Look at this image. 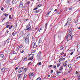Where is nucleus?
<instances>
[{
	"label": "nucleus",
	"mask_w": 80,
	"mask_h": 80,
	"mask_svg": "<svg viewBox=\"0 0 80 80\" xmlns=\"http://www.w3.org/2000/svg\"><path fill=\"white\" fill-rule=\"evenodd\" d=\"M73 33H68V35H69V38H71L70 39L68 40H72V38H73Z\"/></svg>",
	"instance_id": "f257e3e1"
},
{
	"label": "nucleus",
	"mask_w": 80,
	"mask_h": 80,
	"mask_svg": "<svg viewBox=\"0 0 80 80\" xmlns=\"http://www.w3.org/2000/svg\"><path fill=\"white\" fill-rule=\"evenodd\" d=\"M23 68H24V67H22L21 68H20L18 70V72L19 73H22V72H23Z\"/></svg>",
	"instance_id": "f03ea898"
},
{
	"label": "nucleus",
	"mask_w": 80,
	"mask_h": 80,
	"mask_svg": "<svg viewBox=\"0 0 80 80\" xmlns=\"http://www.w3.org/2000/svg\"><path fill=\"white\" fill-rule=\"evenodd\" d=\"M23 47V46L22 45H21L17 47L16 48V50H20L21 49H22V48Z\"/></svg>",
	"instance_id": "7ed1b4c3"
},
{
	"label": "nucleus",
	"mask_w": 80,
	"mask_h": 80,
	"mask_svg": "<svg viewBox=\"0 0 80 80\" xmlns=\"http://www.w3.org/2000/svg\"><path fill=\"white\" fill-rule=\"evenodd\" d=\"M27 71H28V68H24L23 70L22 73L23 74H25L26 72H27Z\"/></svg>",
	"instance_id": "20e7f679"
},
{
	"label": "nucleus",
	"mask_w": 80,
	"mask_h": 80,
	"mask_svg": "<svg viewBox=\"0 0 80 80\" xmlns=\"http://www.w3.org/2000/svg\"><path fill=\"white\" fill-rule=\"evenodd\" d=\"M31 30V26H28L26 27V30L28 31H30Z\"/></svg>",
	"instance_id": "39448f33"
},
{
	"label": "nucleus",
	"mask_w": 80,
	"mask_h": 80,
	"mask_svg": "<svg viewBox=\"0 0 80 80\" xmlns=\"http://www.w3.org/2000/svg\"><path fill=\"white\" fill-rule=\"evenodd\" d=\"M33 76H34V72H32H32H30L29 75V78H32V77Z\"/></svg>",
	"instance_id": "423d86ee"
},
{
	"label": "nucleus",
	"mask_w": 80,
	"mask_h": 80,
	"mask_svg": "<svg viewBox=\"0 0 80 80\" xmlns=\"http://www.w3.org/2000/svg\"><path fill=\"white\" fill-rule=\"evenodd\" d=\"M23 8V3H22V2L20 3L19 5V8Z\"/></svg>",
	"instance_id": "0eeeda50"
},
{
	"label": "nucleus",
	"mask_w": 80,
	"mask_h": 80,
	"mask_svg": "<svg viewBox=\"0 0 80 80\" xmlns=\"http://www.w3.org/2000/svg\"><path fill=\"white\" fill-rule=\"evenodd\" d=\"M24 35H25V34H24L23 31H21L20 33V36L21 37H23Z\"/></svg>",
	"instance_id": "6e6552de"
},
{
	"label": "nucleus",
	"mask_w": 80,
	"mask_h": 80,
	"mask_svg": "<svg viewBox=\"0 0 80 80\" xmlns=\"http://www.w3.org/2000/svg\"><path fill=\"white\" fill-rule=\"evenodd\" d=\"M0 57L2 58V59H4L5 58V56L3 54H1L0 55Z\"/></svg>",
	"instance_id": "1a4fd4ad"
},
{
	"label": "nucleus",
	"mask_w": 80,
	"mask_h": 80,
	"mask_svg": "<svg viewBox=\"0 0 80 80\" xmlns=\"http://www.w3.org/2000/svg\"><path fill=\"white\" fill-rule=\"evenodd\" d=\"M16 3H17V1H16V0H13L12 2V5L16 4Z\"/></svg>",
	"instance_id": "9d476101"
},
{
	"label": "nucleus",
	"mask_w": 80,
	"mask_h": 80,
	"mask_svg": "<svg viewBox=\"0 0 80 80\" xmlns=\"http://www.w3.org/2000/svg\"><path fill=\"white\" fill-rule=\"evenodd\" d=\"M78 55H79V53H80V47H78Z\"/></svg>",
	"instance_id": "9b49d317"
},
{
	"label": "nucleus",
	"mask_w": 80,
	"mask_h": 80,
	"mask_svg": "<svg viewBox=\"0 0 80 80\" xmlns=\"http://www.w3.org/2000/svg\"><path fill=\"white\" fill-rule=\"evenodd\" d=\"M17 32H13L12 33V35L13 36V37H15V36L17 35Z\"/></svg>",
	"instance_id": "f8f14e48"
},
{
	"label": "nucleus",
	"mask_w": 80,
	"mask_h": 80,
	"mask_svg": "<svg viewBox=\"0 0 80 80\" xmlns=\"http://www.w3.org/2000/svg\"><path fill=\"white\" fill-rule=\"evenodd\" d=\"M28 40L29 39L28 38H26L25 39V41L27 43H29Z\"/></svg>",
	"instance_id": "ddd939ff"
},
{
	"label": "nucleus",
	"mask_w": 80,
	"mask_h": 80,
	"mask_svg": "<svg viewBox=\"0 0 80 80\" xmlns=\"http://www.w3.org/2000/svg\"><path fill=\"white\" fill-rule=\"evenodd\" d=\"M17 54V53L15 51H13L11 53V55L13 56V55H15Z\"/></svg>",
	"instance_id": "4468645a"
},
{
	"label": "nucleus",
	"mask_w": 80,
	"mask_h": 80,
	"mask_svg": "<svg viewBox=\"0 0 80 80\" xmlns=\"http://www.w3.org/2000/svg\"><path fill=\"white\" fill-rule=\"evenodd\" d=\"M38 31L39 32H41V33H42V32H43V29L42 28H39Z\"/></svg>",
	"instance_id": "2eb2a0df"
},
{
	"label": "nucleus",
	"mask_w": 80,
	"mask_h": 80,
	"mask_svg": "<svg viewBox=\"0 0 80 80\" xmlns=\"http://www.w3.org/2000/svg\"><path fill=\"white\" fill-rule=\"evenodd\" d=\"M72 19V18H68L67 19V22H68L70 23V22H71V19Z\"/></svg>",
	"instance_id": "dca6fc26"
},
{
	"label": "nucleus",
	"mask_w": 80,
	"mask_h": 80,
	"mask_svg": "<svg viewBox=\"0 0 80 80\" xmlns=\"http://www.w3.org/2000/svg\"><path fill=\"white\" fill-rule=\"evenodd\" d=\"M32 47L33 48H35L37 47V45L36 44H32Z\"/></svg>",
	"instance_id": "f3484780"
},
{
	"label": "nucleus",
	"mask_w": 80,
	"mask_h": 80,
	"mask_svg": "<svg viewBox=\"0 0 80 80\" xmlns=\"http://www.w3.org/2000/svg\"><path fill=\"white\" fill-rule=\"evenodd\" d=\"M3 15H2L1 17V18H2V21H4V20H5V18H4V17H3Z\"/></svg>",
	"instance_id": "a211bd4d"
},
{
	"label": "nucleus",
	"mask_w": 80,
	"mask_h": 80,
	"mask_svg": "<svg viewBox=\"0 0 80 80\" xmlns=\"http://www.w3.org/2000/svg\"><path fill=\"white\" fill-rule=\"evenodd\" d=\"M30 38V33H28V35L26 37V38H28V39H29V38Z\"/></svg>",
	"instance_id": "6ab92c4d"
},
{
	"label": "nucleus",
	"mask_w": 80,
	"mask_h": 80,
	"mask_svg": "<svg viewBox=\"0 0 80 80\" xmlns=\"http://www.w3.org/2000/svg\"><path fill=\"white\" fill-rule=\"evenodd\" d=\"M65 60V58H62L59 59V60L60 61H63V60Z\"/></svg>",
	"instance_id": "aec40b11"
},
{
	"label": "nucleus",
	"mask_w": 80,
	"mask_h": 80,
	"mask_svg": "<svg viewBox=\"0 0 80 80\" xmlns=\"http://www.w3.org/2000/svg\"><path fill=\"white\" fill-rule=\"evenodd\" d=\"M36 42H35V41L34 40H33L32 42V45H33L34 44H36Z\"/></svg>",
	"instance_id": "412c9836"
},
{
	"label": "nucleus",
	"mask_w": 80,
	"mask_h": 80,
	"mask_svg": "<svg viewBox=\"0 0 80 80\" xmlns=\"http://www.w3.org/2000/svg\"><path fill=\"white\" fill-rule=\"evenodd\" d=\"M63 65L65 67H67V62H64L63 63Z\"/></svg>",
	"instance_id": "4be33fe9"
},
{
	"label": "nucleus",
	"mask_w": 80,
	"mask_h": 80,
	"mask_svg": "<svg viewBox=\"0 0 80 80\" xmlns=\"http://www.w3.org/2000/svg\"><path fill=\"white\" fill-rule=\"evenodd\" d=\"M62 13V11H60V10H58V12H57V15H59V14H60V13Z\"/></svg>",
	"instance_id": "5701e85b"
},
{
	"label": "nucleus",
	"mask_w": 80,
	"mask_h": 80,
	"mask_svg": "<svg viewBox=\"0 0 80 80\" xmlns=\"http://www.w3.org/2000/svg\"><path fill=\"white\" fill-rule=\"evenodd\" d=\"M69 24H70V23L69 22H68V21H67L66 24H65L64 26H67V25H69Z\"/></svg>",
	"instance_id": "b1692460"
},
{
	"label": "nucleus",
	"mask_w": 80,
	"mask_h": 80,
	"mask_svg": "<svg viewBox=\"0 0 80 80\" xmlns=\"http://www.w3.org/2000/svg\"><path fill=\"white\" fill-rule=\"evenodd\" d=\"M42 39H40L38 42V43H39V44H40V43H42Z\"/></svg>",
	"instance_id": "393cba45"
},
{
	"label": "nucleus",
	"mask_w": 80,
	"mask_h": 80,
	"mask_svg": "<svg viewBox=\"0 0 80 80\" xmlns=\"http://www.w3.org/2000/svg\"><path fill=\"white\" fill-rule=\"evenodd\" d=\"M27 75L25 74L23 78V80H24V79H25V78H27Z\"/></svg>",
	"instance_id": "a878e982"
},
{
	"label": "nucleus",
	"mask_w": 80,
	"mask_h": 80,
	"mask_svg": "<svg viewBox=\"0 0 80 80\" xmlns=\"http://www.w3.org/2000/svg\"><path fill=\"white\" fill-rule=\"evenodd\" d=\"M69 32H68V33H72V28L69 29Z\"/></svg>",
	"instance_id": "bb28decb"
},
{
	"label": "nucleus",
	"mask_w": 80,
	"mask_h": 80,
	"mask_svg": "<svg viewBox=\"0 0 80 80\" xmlns=\"http://www.w3.org/2000/svg\"><path fill=\"white\" fill-rule=\"evenodd\" d=\"M3 15H4V16H5L6 17H7L8 16V14L6 13H5L4 14H3Z\"/></svg>",
	"instance_id": "cd10ccee"
},
{
	"label": "nucleus",
	"mask_w": 80,
	"mask_h": 80,
	"mask_svg": "<svg viewBox=\"0 0 80 80\" xmlns=\"http://www.w3.org/2000/svg\"><path fill=\"white\" fill-rule=\"evenodd\" d=\"M10 20L8 22H7L6 23V25H9V24H10Z\"/></svg>",
	"instance_id": "c85d7f7f"
},
{
	"label": "nucleus",
	"mask_w": 80,
	"mask_h": 80,
	"mask_svg": "<svg viewBox=\"0 0 80 80\" xmlns=\"http://www.w3.org/2000/svg\"><path fill=\"white\" fill-rule=\"evenodd\" d=\"M39 11L40 10H38V11L36 10L35 11H34V13H38V12H39Z\"/></svg>",
	"instance_id": "c756f323"
},
{
	"label": "nucleus",
	"mask_w": 80,
	"mask_h": 80,
	"mask_svg": "<svg viewBox=\"0 0 80 80\" xmlns=\"http://www.w3.org/2000/svg\"><path fill=\"white\" fill-rule=\"evenodd\" d=\"M33 58L32 57L30 58H28V60H33Z\"/></svg>",
	"instance_id": "7c9ffc66"
},
{
	"label": "nucleus",
	"mask_w": 80,
	"mask_h": 80,
	"mask_svg": "<svg viewBox=\"0 0 80 80\" xmlns=\"http://www.w3.org/2000/svg\"><path fill=\"white\" fill-rule=\"evenodd\" d=\"M22 74H18V79H19L20 78V77H21V75H22Z\"/></svg>",
	"instance_id": "2f4dec72"
},
{
	"label": "nucleus",
	"mask_w": 80,
	"mask_h": 80,
	"mask_svg": "<svg viewBox=\"0 0 80 80\" xmlns=\"http://www.w3.org/2000/svg\"><path fill=\"white\" fill-rule=\"evenodd\" d=\"M12 27H13V25L10 26L9 27V30H11V29H12Z\"/></svg>",
	"instance_id": "473e14b6"
},
{
	"label": "nucleus",
	"mask_w": 80,
	"mask_h": 80,
	"mask_svg": "<svg viewBox=\"0 0 80 80\" xmlns=\"http://www.w3.org/2000/svg\"><path fill=\"white\" fill-rule=\"evenodd\" d=\"M1 70L2 72H3L5 70V68H3Z\"/></svg>",
	"instance_id": "72a5a7b5"
},
{
	"label": "nucleus",
	"mask_w": 80,
	"mask_h": 80,
	"mask_svg": "<svg viewBox=\"0 0 80 80\" xmlns=\"http://www.w3.org/2000/svg\"><path fill=\"white\" fill-rule=\"evenodd\" d=\"M45 2V0H42L41 2H40V3H44V2Z\"/></svg>",
	"instance_id": "f704fd0d"
},
{
	"label": "nucleus",
	"mask_w": 80,
	"mask_h": 80,
	"mask_svg": "<svg viewBox=\"0 0 80 80\" xmlns=\"http://www.w3.org/2000/svg\"><path fill=\"white\" fill-rule=\"evenodd\" d=\"M42 65V62H38L37 64V65Z\"/></svg>",
	"instance_id": "c9c22d12"
},
{
	"label": "nucleus",
	"mask_w": 80,
	"mask_h": 80,
	"mask_svg": "<svg viewBox=\"0 0 80 80\" xmlns=\"http://www.w3.org/2000/svg\"><path fill=\"white\" fill-rule=\"evenodd\" d=\"M80 56L76 58V60H78V59H80Z\"/></svg>",
	"instance_id": "e433bc0d"
},
{
	"label": "nucleus",
	"mask_w": 80,
	"mask_h": 80,
	"mask_svg": "<svg viewBox=\"0 0 80 80\" xmlns=\"http://www.w3.org/2000/svg\"><path fill=\"white\" fill-rule=\"evenodd\" d=\"M36 80H41V78L40 77H38Z\"/></svg>",
	"instance_id": "4c0bfd02"
},
{
	"label": "nucleus",
	"mask_w": 80,
	"mask_h": 80,
	"mask_svg": "<svg viewBox=\"0 0 80 80\" xmlns=\"http://www.w3.org/2000/svg\"><path fill=\"white\" fill-rule=\"evenodd\" d=\"M78 47H80V42H78Z\"/></svg>",
	"instance_id": "58836bf2"
},
{
	"label": "nucleus",
	"mask_w": 80,
	"mask_h": 80,
	"mask_svg": "<svg viewBox=\"0 0 80 80\" xmlns=\"http://www.w3.org/2000/svg\"><path fill=\"white\" fill-rule=\"evenodd\" d=\"M68 37H69V35L68 34L67 36H66V40H68Z\"/></svg>",
	"instance_id": "ea45409f"
},
{
	"label": "nucleus",
	"mask_w": 80,
	"mask_h": 80,
	"mask_svg": "<svg viewBox=\"0 0 80 80\" xmlns=\"http://www.w3.org/2000/svg\"><path fill=\"white\" fill-rule=\"evenodd\" d=\"M63 46H62L61 47H60V48L61 49L60 50H63Z\"/></svg>",
	"instance_id": "a19ab883"
},
{
	"label": "nucleus",
	"mask_w": 80,
	"mask_h": 80,
	"mask_svg": "<svg viewBox=\"0 0 80 80\" xmlns=\"http://www.w3.org/2000/svg\"><path fill=\"white\" fill-rule=\"evenodd\" d=\"M37 9H38V8H35L33 9V10L35 11V10H37Z\"/></svg>",
	"instance_id": "79ce46f5"
},
{
	"label": "nucleus",
	"mask_w": 80,
	"mask_h": 80,
	"mask_svg": "<svg viewBox=\"0 0 80 80\" xmlns=\"http://www.w3.org/2000/svg\"><path fill=\"white\" fill-rule=\"evenodd\" d=\"M63 70V68L62 67H61L60 68H59V70L60 71H62Z\"/></svg>",
	"instance_id": "37998d69"
},
{
	"label": "nucleus",
	"mask_w": 80,
	"mask_h": 80,
	"mask_svg": "<svg viewBox=\"0 0 80 80\" xmlns=\"http://www.w3.org/2000/svg\"><path fill=\"white\" fill-rule=\"evenodd\" d=\"M50 12H51V11H49L48 12V13H47V15H48V14L50 13Z\"/></svg>",
	"instance_id": "c03bdc74"
},
{
	"label": "nucleus",
	"mask_w": 80,
	"mask_h": 80,
	"mask_svg": "<svg viewBox=\"0 0 80 80\" xmlns=\"http://www.w3.org/2000/svg\"><path fill=\"white\" fill-rule=\"evenodd\" d=\"M74 50V49H71V50H69V52H73Z\"/></svg>",
	"instance_id": "a18cd8bd"
},
{
	"label": "nucleus",
	"mask_w": 80,
	"mask_h": 80,
	"mask_svg": "<svg viewBox=\"0 0 80 80\" xmlns=\"http://www.w3.org/2000/svg\"><path fill=\"white\" fill-rule=\"evenodd\" d=\"M27 58H23V61H27Z\"/></svg>",
	"instance_id": "49530a36"
},
{
	"label": "nucleus",
	"mask_w": 80,
	"mask_h": 80,
	"mask_svg": "<svg viewBox=\"0 0 80 80\" xmlns=\"http://www.w3.org/2000/svg\"><path fill=\"white\" fill-rule=\"evenodd\" d=\"M1 10H2V11H3V10H4V8H3V7H2L1 8Z\"/></svg>",
	"instance_id": "de8ad7c7"
},
{
	"label": "nucleus",
	"mask_w": 80,
	"mask_h": 80,
	"mask_svg": "<svg viewBox=\"0 0 80 80\" xmlns=\"http://www.w3.org/2000/svg\"><path fill=\"white\" fill-rule=\"evenodd\" d=\"M11 1H12V0H7V3H8V2H10Z\"/></svg>",
	"instance_id": "09e8293b"
},
{
	"label": "nucleus",
	"mask_w": 80,
	"mask_h": 80,
	"mask_svg": "<svg viewBox=\"0 0 80 80\" xmlns=\"http://www.w3.org/2000/svg\"><path fill=\"white\" fill-rule=\"evenodd\" d=\"M41 6H42V5L39 4L37 6V7H41Z\"/></svg>",
	"instance_id": "8fccbe9b"
},
{
	"label": "nucleus",
	"mask_w": 80,
	"mask_h": 80,
	"mask_svg": "<svg viewBox=\"0 0 80 80\" xmlns=\"http://www.w3.org/2000/svg\"><path fill=\"white\" fill-rule=\"evenodd\" d=\"M0 52L1 53H4V51H0Z\"/></svg>",
	"instance_id": "3c124183"
},
{
	"label": "nucleus",
	"mask_w": 80,
	"mask_h": 80,
	"mask_svg": "<svg viewBox=\"0 0 80 80\" xmlns=\"http://www.w3.org/2000/svg\"><path fill=\"white\" fill-rule=\"evenodd\" d=\"M30 63H32V62H28V66H29V65H30Z\"/></svg>",
	"instance_id": "603ef678"
},
{
	"label": "nucleus",
	"mask_w": 80,
	"mask_h": 80,
	"mask_svg": "<svg viewBox=\"0 0 80 80\" xmlns=\"http://www.w3.org/2000/svg\"><path fill=\"white\" fill-rule=\"evenodd\" d=\"M52 68H57V67H56V66H54L52 67Z\"/></svg>",
	"instance_id": "864d4df0"
},
{
	"label": "nucleus",
	"mask_w": 80,
	"mask_h": 80,
	"mask_svg": "<svg viewBox=\"0 0 80 80\" xmlns=\"http://www.w3.org/2000/svg\"><path fill=\"white\" fill-rule=\"evenodd\" d=\"M56 72L57 73V74H58V73H61V72H60L57 71Z\"/></svg>",
	"instance_id": "5fc2aeb1"
},
{
	"label": "nucleus",
	"mask_w": 80,
	"mask_h": 80,
	"mask_svg": "<svg viewBox=\"0 0 80 80\" xmlns=\"http://www.w3.org/2000/svg\"><path fill=\"white\" fill-rule=\"evenodd\" d=\"M10 26V25H7L6 26V28H8V27H9Z\"/></svg>",
	"instance_id": "6e6d98bb"
},
{
	"label": "nucleus",
	"mask_w": 80,
	"mask_h": 80,
	"mask_svg": "<svg viewBox=\"0 0 80 80\" xmlns=\"http://www.w3.org/2000/svg\"><path fill=\"white\" fill-rule=\"evenodd\" d=\"M60 65V63L59 64H58L57 65V67H59Z\"/></svg>",
	"instance_id": "4d7b16f0"
},
{
	"label": "nucleus",
	"mask_w": 80,
	"mask_h": 80,
	"mask_svg": "<svg viewBox=\"0 0 80 80\" xmlns=\"http://www.w3.org/2000/svg\"><path fill=\"white\" fill-rule=\"evenodd\" d=\"M10 11H11V12H12L13 11V8H11L10 9Z\"/></svg>",
	"instance_id": "13d9d810"
},
{
	"label": "nucleus",
	"mask_w": 80,
	"mask_h": 80,
	"mask_svg": "<svg viewBox=\"0 0 80 80\" xmlns=\"http://www.w3.org/2000/svg\"><path fill=\"white\" fill-rule=\"evenodd\" d=\"M11 18H12V16H11V15H10L9 17V19H10Z\"/></svg>",
	"instance_id": "bf43d9fd"
},
{
	"label": "nucleus",
	"mask_w": 80,
	"mask_h": 80,
	"mask_svg": "<svg viewBox=\"0 0 80 80\" xmlns=\"http://www.w3.org/2000/svg\"><path fill=\"white\" fill-rule=\"evenodd\" d=\"M73 53V52H72L70 53V55H72Z\"/></svg>",
	"instance_id": "052dcab7"
},
{
	"label": "nucleus",
	"mask_w": 80,
	"mask_h": 80,
	"mask_svg": "<svg viewBox=\"0 0 80 80\" xmlns=\"http://www.w3.org/2000/svg\"><path fill=\"white\" fill-rule=\"evenodd\" d=\"M64 54V52H62L60 53L61 55H63Z\"/></svg>",
	"instance_id": "680f3d73"
},
{
	"label": "nucleus",
	"mask_w": 80,
	"mask_h": 80,
	"mask_svg": "<svg viewBox=\"0 0 80 80\" xmlns=\"http://www.w3.org/2000/svg\"><path fill=\"white\" fill-rule=\"evenodd\" d=\"M9 32V31H8V30H7L6 31V33H8V32Z\"/></svg>",
	"instance_id": "e2e57ef3"
},
{
	"label": "nucleus",
	"mask_w": 80,
	"mask_h": 80,
	"mask_svg": "<svg viewBox=\"0 0 80 80\" xmlns=\"http://www.w3.org/2000/svg\"><path fill=\"white\" fill-rule=\"evenodd\" d=\"M45 27H47V25H48V23H46V24H45Z\"/></svg>",
	"instance_id": "0e129e2a"
},
{
	"label": "nucleus",
	"mask_w": 80,
	"mask_h": 80,
	"mask_svg": "<svg viewBox=\"0 0 80 80\" xmlns=\"http://www.w3.org/2000/svg\"><path fill=\"white\" fill-rule=\"evenodd\" d=\"M68 67H69V68H71V65H69L68 66Z\"/></svg>",
	"instance_id": "69168bd1"
},
{
	"label": "nucleus",
	"mask_w": 80,
	"mask_h": 80,
	"mask_svg": "<svg viewBox=\"0 0 80 80\" xmlns=\"http://www.w3.org/2000/svg\"><path fill=\"white\" fill-rule=\"evenodd\" d=\"M18 70V67L16 68H15V70Z\"/></svg>",
	"instance_id": "338daca9"
},
{
	"label": "nucleus",
	"mask_w": 80,
	"mask_h": 80,
	"mask_svg": "<svg viewBox=\"0 0 80 80\" xmlns=\"http://www.w3.org/2000/svg\"><path fill=\"white\" fill-rule=\"evenodd\" d=\"M42 53V52L40 51L39 52L38 54H41Z\"/></svg>",
	"instance_id": "774afa93"
}]
</instances>
